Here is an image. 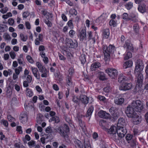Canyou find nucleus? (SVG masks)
Returning <instances> with one entry per match:
<instances>
[{
    "mask_svg": "<svg viewBox=\"0 0 148 148\" xmlns=\"http://www.w3.org/2000/svg\"><path fill=\"white\" fill-rule=\"evenodd\" d=\"M143 65L142 61L138 60L136 62V66L134 69V73L137 78L136 87L141 88L142 86L143 80V76L142 72L143 69Z\"/></svg>",
    "mask_w": 148,
    "mask_h": 148,
    "instance_id": "1",
    "label": "nucleus"
},
{
    "mask_svg": "<svg viewBox=\"0 0 148 148\" xmlns=\"http://www.w3.org/2000/svg\"><path fill=\"white\" fill-rule=\"evenodd\" d=\"M69 131V128L66 124H64V127H60L57 129L54 128L53 129L51 127L49 126L45 130V132L47 133L51 134L52 133L59 132L61 136L64 137L66 136Z\"/></svg>",
    "mask_w": 148,
    "mask_h": 148,
    "instance_id": "2",
    "label": "nucleus"
},
{
    "mask_svg": "<svg viewBox=\"0 0 148 148\" xmlns=\"http://www.w3.org/2000/svg\"><path fill=\"white\" fill-rule=\"evenodd\" d=\"M126 124L124 119L120 118L119 119L117 125L118 129L117 135L120 138L124 137L127 132V130L125 127Z\"/></svg>",
    "mask_w": 148,
    "mask_h": 148,
    "instance_id": "3",
    "label": "nucleus"
},
{
    "mask_svg": "<svg viewBox=\"0 0 148 148\" xmlns=\"http://www.w3.org/2000/svg\"><path fill=\"white\" fill-rule=\"evenodd\" d=\"M103 50L105 60L109 61L110 59V53L114 52L116 48L114 46L111 45H110L108 47L106 45H104L103 46Z\"/></svg>",
    "mask_w": 148,
    "mask_h": 148,
    "instance_id": "4",
    "label": "nucleus"
},
{
    "mask_svg": "<svg viewBox=\"0 0 148 148\" xmlns=\"http://www.w3.org/2000/svg\"><path fill=\"white\" fill-rule=\"evenodd\" d=\"M132 106L136 112H140L143 108V105L140 100L133 101L131 103Z\"/></svg>",
    "mask_w": 148,
    "mask_h": 148,
    "instance_id": "5",
    "label": "nucleus"
},
{
    "mask_svg": "<svg viewBox=\"0 0 148 148\" xmlns=\"http://www.w3.org/2000/svg\"><path fill=\"white\" fill-rule=\"evenodd\" d=\"M78 37L80 41L87 43V36L85 29H83L79 32Z\"/></svg>",
    "mask_w": 148,
    "mask_h": 148,
    "instance_id": "6",
    "label": "nucleus"
},
{
    "mask_svg": "<svg viewBox=\"0 0 148 148\" xmlns=\"http://www.w3.org/2000/svg\"><path fill=\"white\" fill-rule=\"evenodd\" d=\"M134 110V108L132 106L131 104L125 110V113L127 116L131 118L135 116L136 114Z\"/></svg>",
    "mask_w": 148,
    "mask_h": 148,
    "instance_id": "7",
    "label": "nucleus"
},
{
    "mask_svg": "<svg viewBox=\"0 0 148 148\" xmlns=\"http://www.w3.org/2000/svg\"><path fill=\"white\" fill-rule=\"evenodd\" d=\"M88 38H87V42H92V43H95L96 41V36L97 38H98L97 34L95 32L94 36H93L92 32L90 31H89L87 32Z\"/></svg>",
    "mask_w": 148,
    "mask_h": 148,
    "instance_id": "8",
    "label": "nucleus"
},
{
    "mask_svg": "<svg viewBox=\"0 0 148 148\" xmlns=\"http://www.w3.org/2000/svg\"><path fill=\"white\" fill-rule=\"evenodd\" d=\"M106 72L112 78H115L118 74L117 71L114 69H108Z\"/></svg>",
    "mask_w": 148,
    "mask_h": 148,
    "instance_id": "9",
    "label": "nucleus"
},
{
    "mask_svg": "<svg viewBox=\"0 0 148 148\" xmlns=\"http://www.w3.org/2000/svg\"><path fill=\"white\" fill-rule=\"evenodd\" d=\"M132 86V84L131 83L124 82L120 85L119 89L120 90L126 91L130 89Z\"/></svg>",
    "mask_w": 148,
    "mask_h": 148,
    "instance_id": "10",
    "label": "nucleus"
},
{
    "mask_svg": "<svg viewBox=\"0 0 148 148\" xmlns=\"http://www.w3.org/2000/svg\"><path fill=\"white\" fill-rule=\"evenodd\" d=\"M67 45L69 47L74 48L76 47L77 46V43L75 40L73 41L71 39H67L66 40Z\"/></svg>",
    "mask_w": 148,
    "mask_h": 148,
    "instance_id": "11",
    "label": "nucleus"
},
{
    "mask_svg": "<svg viewBox=\"0 0 148 148\" xmlns=\"http://www.w3.org/2000/svg\"><path fill=\"white\" fill-rule=\"evenodd\" d=\"M131 118H132V121L133 123L136 125L139 124L142 120L141 116L138 115L137 114Z\"/></svg>",
    "mask_w": 148,
    "mask_h": 148,
    "instance_id": "12",
    "label": "nucleus"
},
{
    "mask_svg": "<svg viewBox=\"0 0 148 148\" xmlns=\"http://www.w3.org/2000/svg\"><path fill=\"white\" fill-rule=\"evenodd\" d=\"M31 70L32 71L33 74L36 79L39 80L40 79V74L38 72V69L34 67L31 68Z\"/></svg>",
    "mask_w": 148,
    "mask_h": 148,
    "instance_id": "13",
    "label": "nucleus"
},
{
    "mask_svg": "<svg viewBox=\"0 0 148 148\" xmlns=\"http://www.w3.org/2000/svg\"><path fill=\"white\" fill-rule=\"evenodd\" d=\"M124 48L127 50L132 51L133 50V47L130 41L129 40H127L125 42L123 46Z\"/></svg>",
    "mask_w": 148,
    "mask_h": 148,
    "instance_id": "14",
    "label": "nucleus"
},
{
    "mask_svg": "<svg viewBox=\"0 0 148 148\" xmlns=\"http://www.w3.org/2000/svg\"><path fill=\"white\" fill-rule=\"evenodd\" d=\"M98 115L100 118L104 119H108L110 116L109 114L103 110L100 111L98 113Z\"/></svg>",
    "mask_w": 148,
    "mask_h": 148,
    "instance_id": "15",
    "label": "nucleus"
},
{
    "mask_svg": "<svg viewBox=\"0 0 148 148\" xmlns=\"http://www.w3.org/2000/svg\"><path fill=\"white\" fill-rule=\"evenodd\" d=\"M27 114L26 112H23L22 113L20 117V119L21 122L23 123L24 124L26 123L27 121Z\"/></svg>",
    "mask_w": 148,
    "mask_h": 148,
    "instance_id": "16",
    "label": "nucleus"
},
{
    "mask_svg": "<svg viewBox=\"0 0 148 148\" xmlns=\"http://www.w3.org/2000/svg\"><path fill=\"white\" fill-rule=\"evenodd\" d=\"M138 9L139 12L142 13H144L146 12V5L144 3H141L138 5Z\"/></svg>",
    "mask_w": 148,
    "mask_h": 148,
    "instance_id": "17",
    "label": "nucleus"
},
{
    "mask_svg": "<svg viewBox=\"0 0 148 148\" xmlns=\"http://www.w3.org/2000/svg\"><path fill=\"white\" fill-rule=\"evenodd\" d=\"M79 98L80 100L83 103L86 104L88 103L89 98L86 95H81L80 96Z\"/></svg>",
    "mask_w": 148,
    "mask_h": 148,
    "instance_id": "18",
    "label": "nucleus"
},
{
    "mask_svg": "<svg viewBox=\"0 0 148 148\" xmlns=\"http://www.w3.org/2000/svg\"><path fill=\"white\" fill-rule=\"evenodd\" d=\"M101 66L100 64L98 62H96L92 64L90 66V69L92 71L95 70L97 69Z\"/></svg>",
    "mask_w": 148,
    "mask_h": 148,
    "instance_id": "19",
    "label": "nucleus"
},
{
    "mask_svg": "<svg viewBox=\"0 0 148 148\" xmlns=\"http://www.w3.org/2000/svg\"><path fill=\"white\" fill-rule=\"evenodd\" d=\"M117 126L116 127L115 126H112L108 130V132L110 134H115L116 132L117 133Z\"/></svg>",
    "mask_w": 148,
    "mask_h": 148,
    "instance_id": "20",
    "label": "nucleus"
},
{
    "mask_svg": "<svg viewBox=\"0 0 148 148\" xmlns=\"http://www.w3.org/2000/svg\"><path fill=\"white\" fill-rule=\"evenodd\" d=\"M124 99L121 96H119L114 99L115 103L118 105H121L124 102Z\"/></svg>",
    "mask_w": 148,
    "mask_h": 148,
    "instance_id": "21",
    "label": "nucleus"
},
{
    "mask_svg": "<svg viewBox=\"0 0 148 148\" xmlns=\"http://www.w3.org/2000/svg\"><path fill=\"white\" fill-rule=\"evenodd\" d=\"M122 18L126 21H129L130 20H132L134 22H136V20H134V18L132 19L129 17L127 14L126 13H124L122 16Z\"/></svg>",
    "mask_w": 148,
    "mask_h": 148,
    "instance_id": "22",
    "label": "nucleus"
},
{
    "mask_svg": "<svg viewBox=\"0 0 148 148\" xmlns=\"http://www.w3.org/2000/svg\"><path fill=\"white\" fill-rule=\"evenodd\" d=\"M126 77L123 74H120L119 76L118 81L119 82L123 83L124 81L126 80Z\"/></svg>",
    "mask_w": 148,
    "mask_h": 148,
    "instance_id": "23",
    "label": "nucleus"
},
{
    "mask_svg": "<svg viewBox=\"0 0 148 148\" xmlns=\"http://www.w3.org/2000/svg\"><path fill=\"white\" fill-rule=\"evenodd\" d=\"M133 64L132 61L131 60H128L125 62L123 64V66L125 69L131 67Z\"/></svg>",
    "mask_w": 148,
    "mask_h": 148,
    "instance_id": "24",
    "label": "nucleus"
},
{
    "mask_svg": "<svg viewBox=\"0 0 148 148\" xmlns=\"http://www.w3.org/2000/svg\"><path fill=\"white\" fill-rule=\"evenodd\" d=\"M103 33L105 37L108 38L110 35V31L108 28H106L103 30Z\"/></svg>",
    "mask_w": 148,
    "mask_h": 148,
    "instance_id": "25",
    "label": "nucleus"
},
{
    "mask_svg": "<svg viewBox=\"0 0 148 148\" xmlns=\"http://www.w3.org/2000/svg\"><path fill=\"white\" fill-rule=\"evenodd\" d=\"M99 78L101 80H104L106 79L105 74L103 72H100L98 73Z\"/></svg>",
    "mask_w": 148,
    "mask_h": 148,
    "instance_id": "26",
    "label": "nucleus"
},
{
    "mask_svg": "<svg viewBox=\"0 0 148 148\" xmlns=\"http://www.w3.org/2000/svg\"><path fill=\"white\" fill-rule=\"evenodd\" d=\"M41 13L47 18H49L50 16L51 17V14L50 13L47 12L45 10H44L41 11Z\"/></svg>",
    "mask_w": 148,
    "mask_h": 148,
    "instance_id": "27",
    "label": "nucleus"
},
{
    "mask_svg": "<svg viewBox=\"0 0 148 148\" xmlns=\"http://www.w3.org/2000/svg\"><path fill=\"white\" fill-rule=\"evenodd\" d=\"M79 123L80 126L82 131L84 132L86 130L85 125L84 122H83L82 120L79 119Z\"/></svg>",
    "mask_w": 148,
    "mask_h": 148,
    "instance_id": "28",
    "label": "nucleus"
},
{
    "mask_svg": "<svg viewBox=\"0 0 148 148\" xmlns=\"http://www.w3.org/2000/svg\"><path fill=\"white\" fill-rule=\"evenodd\" d=\"M79 59L81 62V64H84L86 61L85 55L84 54L81 55L79 57Z\"/></svg>",
    "mask_w": 148,
    "mask_h": 148,
    "instance_id": "29",
    "label": "nucleus"
},
{
    "mask_svg": "<svg viewBox=\"0 0 148 148\" xmlns=\"http://www.w3.org/2000/svg\"><path fill=\"white\" fill-rule=\"evenodd\" d=\"M94 107L92 106H90L87 111L86 115V117H88L91 116Z\"/></svg>",
    "mask_w": 148,
    "mask_h": 148,
    "instance_id": "30",
    "label": "nucleus"
},
{
    "mask_svg": "<svg viewBox=\"0 0 148 148\" xmlns=\"http://www.w3.org/2000/svg\"><path fill=\"white\" fill-rule=\"evenodd\" d=\"M3 38L6 41H9L11 39L10 35L8 33H5L4 34Z\"/></svg>",
    "mask_w": 148,
    "mask_h": 148,
    "instance_id": "31",
    "label": "nucleus"
},
{
    "mask_svg": "<svg viewBox=\"0 0 148 148\" xmlns=\"http://www.w3.org/2000/svg\"><path fill=\"white\" fill-rule=\"evenodd\" d=\"M55 77L57 80L61 81L62 80V77L60 73L59 72H56L54 74Z\"/></svg>",
    "mask_w": 148,
    "mask_h": 148,
    "instance_id": "32",
    "label": "nucleus"
},
{
    "mask_svg": "<svg viewBox=\"0 0 148 148\" xmlns=\"http://www.w3.org/2000/svg\"><path fill=\"white\" fill-rule=\"evenodd\" d=\"M140 28L138 24H135L134 25L133 29L135 33L138 34L139 32Z\"/></svg>",
    "mask_w": 148,
    "mask_h": 148,
    "instance_id": "33",
    "label": "nucleus"
},
{
    "mask_svg": "<svg viewBox=\"0 0 148 148\" xmlns=\"http://www.w3.org/2000/svg\"><path fill=\"white\" fill-rule=\"evenodd\" d=\"M7 27L5 25L0 24V32H3L7 29Z\"/></svg>",
    "mask_w": 148,
    "mask_h": 148,
    "instance_id": "34",
    "label": "nucleus"
},
{
    "mask_svg": "<svg viewBox=\"0 0 148 148\" xmlns=\"http://www.w3.org/2000/svg\"><path fill=\"white\" fill-rule=\"evenodd\" d=\"M74 143L76 145L80 148H83V146L82 143L79 140H75Z\"/></svg>",
    "mask_w": 148,
    "mask_h": 148,
    "instance_id": "35",
    "label": "nucleus"
},
{
    "mask_svg": "<svg viewBox=\"0 0 148 148\" xmlns=\"http://www.w3.org/2000/svg\"><path fill=\"white\" fill-rule=\"evenodd\" d=\"M26 94L27 96L30 97L33 95V92L31 89L27 88L26 89Z\"/></svg>",
    "mask_w": 148,
    "mask_h": 148,
    "instance_id": "36",
    "label": "nucleus"
},
{
    "mask_svg": "<svg viewBox=\"0 0 148 148\" xmlns=\"http://www.w3.org/2000/svg\"><path fill=\"white\" fill-rule=\"evenodd\" d=\"M53 121H55L56 123H58L60 121L59 118L57 116L53 117L49 119V121L52 122Z\"/></svg>",
    "mask_w": 148,
    "mask_h": 148,
    "instance_id": "37",
    "label": "nucleus"
},
{
    "mask_svg": "<svg viewBox=\"0 0 148 148\" xmlns=\"http://www.w3.org/2000/svg\"><path fill=\"white\" fill-rule=\"evenodd\" d=\"M133 6V3L131 2H128L125 5L126 8L127 10H130L131 9Z\"/></svg>",
    "mask_w": 148,
    "mask_h": 148,
    "instance_id": "38",
    "label": "nucleus"
},
{
    "mask_svg": "<svg viewBox=\"0 0 148 148\" xmlns=\"http://www.w3.org/2000/svg\"><path fill=\"white\" fill-rule=\"evenodd\" d=\"M132 56V53L130 52H128L126 54L124 55V59L125 60H127L131 58Z\"/></svg>",
    "mask_w": 148,
    "mask_h": 148,
    "instance_id": "39",
    "label": "nucleus"
},
{
    "mask_svg": "<svg viewBox=\"0 0 148 148\" xmlns=\"http://www.w3.org/2000/svg\"><path fill=\"white\" fill-rule=\"evenodd\" d=\"M67 25H68V27L70 29H73L74 28V27L72 20H71L69 21L67 23Z\"/></svg>",
    "mask_w": 148,
    "mask_h": 148,
    "instance_id": "40",
    "label": "nucleus"
},
{
    "mask_svg": "<svg viewBox=\"0 0 148 148\" xmlns=\"http://www.w3.org/2000/svg\"><path fill=\"white\" fill-rule=\"evenodd\" d=\"M104 21L103 18L101 16L97 18L96 20V23L98 24H100L101 23H103Z\"/></svg>",
    "mask_w": 148,
    "mask_h": 148,
    "instance_id": "41",
    "label": "nucleus"
},
{
    "mask_svg": "<svg viewBox=\"0 0 148 148\" xmlns=\"http://www.w3.org/2000/svg\"><path fill=\"white\" fill-rule=\"evenodd\" d=\"M20 37L21 39L24 42L26 41L27 39V36L22 33L20 34Z\"/></svg>",
    "mask_w": 148,
    "mask_h": 148,
    "instance_id": "42",
    "label": "nucleus"
},
{
    "mask_svg": "<svg viewBox=\"0 0 148 148\" xmlns=\"http://www.w3.org/2000/svg\"><path fill=\"white\" fill-rule=\"evenodd\" d=\"M69 13L71 15H76L77 14V12L74 9H71L70 10Z\"/></svg>",
    "mask_w": 148,
    "mask_h": 148,
    "instance_id": "43",
    "label": "nucleus"
},
{
    "mask_svg": "<svg viewBox=\"0 0 148 148\" xmlns=\"http://www.w3.org/2000/svg\"><path fill=\"white\" fill-rule=\"evenodd\" d=\"M66 80L67 84L69 86L71 85L72 83L71 77L68 75L66 77Z\"/></svg>",
    "mask_w": 148,
    "mask_h": 148,
    "instance_id": "44",
    "label": "nucleus"
},
{
    "mask_svg": "<svg viewBox=\"0 0 148 148\" xmlns=\"http://www.w3.org/2000/svg\"><path fill=\"white\" fill-rule=\"evenodd\" d=\"M22 67L21 66H19L18 68L15 69V73L18 75L20 72L22 71Z\"/></svg>",
    "mask_w": 148,
    "mask_h": 148,
    "instance_id": "45",
    "label": "nucleus"
},
{
    "mask_svg": "<svg viewBox=\"0 0 148 148\" xmlns=\"http://www.w3.org/2000/svg\"><path fill=\"white\" fill-rule=\"evenodd\" d=\"M28 144L30 147H34L36 145V141L34 140H31L28 143Z\"/></svg>",
    "mask_w": 148,
    "mask_h": 148,
    "instance_id": "46",
    "label": "nucleus"
},
{
    "mask_svg": "<svg viewBox=\"0 0 148 148\" xmlns=\"http://www.w3.org/2000/svg\"><path fill=\"white\" fill-rule=\"evenodd\" d=\"M75 34V32L71 29L69 32V35L71 38H73Z\"/></svg>",
    "mask_w": 148,
    "mask_h": 148,
    "instance_id": "47",
    "label": "nucleus"
},
{
    "mask_svg": "<svg viewBox=\"0 0 148 148\" xmlns=\"http://www.w3.org/2000/svg\"><path fill=\"white\" fill-rule=\"evenodd\" d=\"M109 24L110 25L114 27L116 26V22L114 19L111 20L109 21Z\"/></svg>",
    "mask_w": 148,
    "mask_h": 148,
    "instance_id": "48",
    "label": "nucleus"
},
{
    "mask_svg": "<svg viewBox=\"0 0 148 148\" xmlns=\"http://www.w3.org/2000/svg\"><path fill=\"white\" fill-rule=\"evenodd\" d=\"M97 98L100 100L102 101L103 102H106V98L103 96L99 95L98 96Z\"/></svg>",
    "mask_w": 148,
    "mask_h": 148,
    "instance_id": "49",
    "label": "nucleus"
},
{
    "mask_svg": "<svg viewBox=\"0 0 148 148\" xmlns=\"http://www.w3.org/2000/svg\"><path fill=\"white\" fill-rule=\"evenodd\" d=\"M8 10V8L7 7H6L4 8H1L0 10V12L2 14L5 13Z\"/></svg>",
    "mask_w": 148,
    "mask_h": 148,
    "instance_id": "50",
    "label": "nucleus"
},
{
    "mask_svg": "<svg viewBox=\"0 0 148 148\" xmlns=\"http://www.w3.org/2000/svg\"><path fill=\"white\" fill-rule=\"evenodd\" d=\"M111 89V88L109 85L107 86L106 87L103 88L104 91L108 92L110 91Z\"/></svg>",
    "mask_w": 148,
    "mask_h": 148,
    "instance_id": "51",
    "label": "nucleus"
},
{
    "mask_svg": "<svg viewBox=\"0 0 148 148\" xmlns=\"http://www.w3.org/2000/svg\"><path fill=\"white\" fill-rule=\"evenodd\" d=\"M14 20L12 18H10L9 19L8 21L9 24L11 26H12L14 25Z\"/></svg>",
    "mask_w": 148,
    "mask_h": 148,
    "instance_id": "52",
    "label": "nucleus"
},
{
    "mask_svg": "<svg viewBox=\"0 0 148 148\" xmlns=\"http://www.w3.org/2000/svg\"><path fill=\"white\" fill-rule=\"evenodd\" d=\"M26 58L27 61L31 64L33 63L34 61L32 58L29 56H27L26 57Z\"/></svg>",
    "mask_w": 148,
    "mask_h": 148,
    "instance_id": "53",
    "label": "nucleus"
},
{
    "mask_svg": "<svg viewBox=\"0 0 148 148\" xmlns=\"http://www.w3.org/2000/svg\"><path fill=\"white\" fill-rule=\"evenodd\" d=\"M45 23L47 25L48 27H51L52 25V24L51 23L49 20L48 19H46L45 20Z\"/></svg>",
    "mask_w": 148,
    "mask_h": 148,
    "instance_id": "54",
    "label": "nucleus"
},
{
    "mask_svg": "<svg viewBox=\"0 0 148 148\" xmlns=\"http://www.w3.org/2000/svg\"><path fill=\"white\" fill-rule=\"evenodd\" d=\"M1 123H2L3 125L5 127H7L8 125V122L6 120L2 119L1 120Z\"/></svg>",
    "mask_w": 148,
    "mask_h": 148,
    "instance_id": "55",
    "label": "nucleus"
},
{
    "mask_svg": "<svg viewBox=\"0 0 148 148\" xmlns=\"http://www.w3.org/2000/svg\"><path fill=\"white\" fill-rule=\"evenodd\" d=\"M79 100V99L77 96H74L73 97L72 101L75 103H77Z\"/></svg>",
    "mask_w": 148,
    "mask_h": 148,
    "instance_id": "56",
    "label": "nucleus"
},
{
    "mask_svg": "<svg viewBox=\"0 0 148 148\" xmlns=\"http://www.w3.org/2000/svg\"><path fill=\"white\" fill-rule=\"evenodd\" d=\"M48 71H45L43 72L42 73H42L41 76L42 77H45L46 78L48 77Z\"/></svg>",
    "mask_w": 148,
    "mask_h": 148,
    "instance_id": "57",
    "label": "nucleus"
},
{
    "mask_svg": "<svg viewBox=\"0 0 148 148\" xmlns=\"http://www.w3.org/2000/svg\"><path fill=\"white\" fill-rule=\"evenodd\" d=\"M108 14H107L106 13H103L100 16L103 18V19L104 21L106 20L108 17Z\"/></svg>",
    "mask_w": 148,
    "mask_h": 148,
    "instance_id": "58",
    "label": "nucleus"
},
{
    "mask_svg": "<svg viewBox=\"0 0 148 148\" xmlns=\"http://www.w3.org/2000/svg\"><path fill=\"white\" fill-rule=\"evenodd\" d=\"M7 118L9 121L10 122H13L15 120V119L10 115H8Z\"/></svg>",
    "mask_w": 148,
    "mask_h": 148,
    "instance_id": "59",
    "label": "nucleus"
},
{
    "mask_svg": "<svg viewBox=\"0 0 148 148\" xmlns=\"http://www.w3.org/2000/svg\"><path fill=\"white\" fill-rule=\"evenodd\" d=\"M27 81L29 83L31 82L32 80V77L30 75H27L26 78Z\"/></svg>",
    "mask_w": 148,
    "mask_h": 148,
    "instance_id": "60",
    "label": "nucleus"
},
{
    "mask_svg": "<svg viewBox=\"0 0 148 148\" xmlns=\"http://www.w3.org/2000/svg\"><path fill=\"white\" fill-rule=\"evenodd\" d=\"M74 73V71L72 68H70L69 70V75H68L71 77Z\"/></svg>",
    "mask_w": 148,
    "mask_h": 148,
    "instance_id": "61",
    "label": "nucleus"
},
{
    "mask_svg": "<svg viewBox=\"0 0 148 148\" xmlns=\"http://www.w3.org/2000/svg\"><path fill=\"white\" fill-rule=\"evenodd\" d=\"M9 54L11 58L13 59H14L15 58L16 55L15 53L14 52L11 51L10 53Z\"/></svg>",
    "mask_w": 148,
    "mask_h": 148,
    "instance_id": "62",
    "label": "nucleus"
},
{
    "mask_svg": "<svg viewBox=\"0 0 148 148\" xmlns=\"http://www.w3.org/2000/svg\"><path fill=\"white\" fill-rule=\"evenodd\" d=\"M29 15V13L28 12H25L23 13V17L25 18H26Z\"/></svg>",
    "mask_w": 148,
    "mask_h": 148,
    "instance_id": "63",
    "label": "nucleus"
},
{
    "mask_svg": "<svg viewBox=\"0 0 148 148\" xmlns=\"http://www.w3.org/2000/svg\"><path fill=\"white\" fill-rule=\"evenodd\" d=\"M36 65L38 67L39 69H40L44 66L41 63L38 62L36 63Z\"/></svg>",
    "mask_w": 148,
    "mask_h": 148,
    "instance_id": "64",
    "label": "nucleus"
}]
</instances>
